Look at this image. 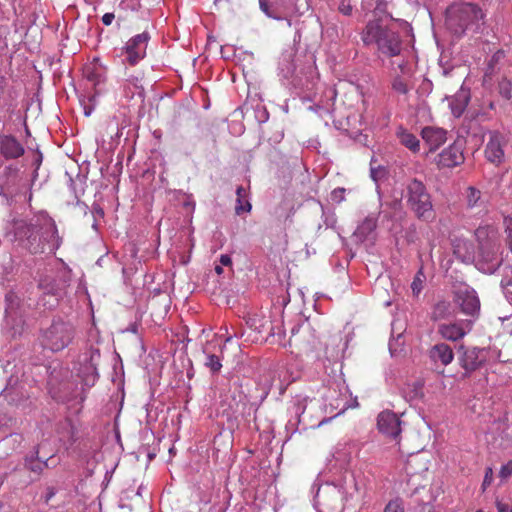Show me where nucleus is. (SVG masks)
<instances>
[{
    "label": "nucleus",
    "mask_w": 512,
    "mask_h": 512,
    "mask_svg": "<svg viewBox=\"0 0 512 512\" xmlns=\"http://www.w3.org/2000/svg\"><path fill=\"white\" fill-rule=\"evenodd\" d=\"M76 336L75 326L61 317H54L51 323L40 329L38 341L42 348L60 352L67 348Z\"/></svg>",
    "instance_id": "3"
},
{
    "label": "nucleus",
    "mask_w": 512,
    "mask_h": 512,
    "mask_svg": "<svg viewBox=\"0 0 512 512\" xmlns=\"http://www.w3.org/2000/svg\"><path fill=\"white\" fill-rule=\"evenodd\" d=\"M362 41L365 45H376L378 52L386 57L400 55L403 48L399 33L379 20L367 23L362 32Z\"/></svg>",
    "instance_id": "1"
},
{
    "label": "nucleus",
    "mask_w": 512,
    "mask_h": 512,
    "mask_svg": "<svg viewBox=\"0 0 512 512\" xmlns=\"http://www.w3.org/2000/svg\"><path fill=\"white\" fill-rule=\"evenodd\" d=\"M384 512H404V509L399 500H392L386 505Z\"/></svg>",
    "instance_id": "38"
},
{
    "label": "nucleus",
    "mask_w": 512,
    "mask_h": 512,
    "mask_svg": "<svg viewBox=\"0 0 512 512\" xmlns=\"http://www.w3.org/2000/svg\"><path fill=\"white\" fill-rule=\"evenodd\" d=\"M399 72L395 71V74L404 75L405 72L412 73L411 69L408 66V63L403 61L398 64Z\"/></svg>",
    "instance_id": "44"
},
{
    "label": "nucleus",
    "mask_w": 512,
    "mask_h": 512,
    "mask_svg": "<svg viewBox=\"0 0 512 512\" xmlns=\"http://www.w3.org/2000/svg\"><path fill=\"white\" fill-rule=\"evenodd\" d=\"M484 13L473 3H455L446 11V26L456 36L467 30L478 31L484 23Z\"/></svg>",
    "instance_id": "2"
},
{
    "label": "nucleus",
    "mask_w": 512,
    "mask_h": 512,
    "mask_svg": "<svg viewBox=\"0 0 512 512\" xmlns=\"http://www.w3.org/2000/svg\"><path fill=\"white\" fill-rule=\"evenodd\" d=\"M464 162L463 143L456 141L437 155L436 163L439 167L452 168Z\"/></svg>",
    "instance_id": "14"
},
{
    "label": "nucleus",
    "mask_w": 512,
    "mask_h": 512,
    "mask_svg": "<svg viewBox=\"0 0 512 512\" xmlns=\"http://www.w3.org/2000/svg\"><path fill=\"white\" fill-rule=\"evenodd\" d=\"M504 223L506 225V232L508 233L509 246L512 252V218H505Z\"/></svg>",
    "instance_id": "41"
},
{
    "label": "nucleus",
    "mask_w": 512,
    "mask_h": 512,
    "mask_svg": "<svg viewBox=\"0 0 512 512\" xmlns=\"http://www.w3.org/2000/svg\"><path fill=\"white\" fill-rule=\"evenodd\" d=\"M345 192H346L345 188H342V187L335 188L330 194L331 201L334 203H337V204L341 203L345 199Z\"/></svg>",
    "instance_id": "35"
},
{
    "label": "nucleus",
    "mask_w": 512,
    "mask_h": 512,
    "mask_svg": "<svg viewBox=\"0 0 512 512\" xmlns=\"http://www.w3.org/2000/svg\"><path fill=\"white\" fill-rule=\"evenodd\" d=\"M114 18H115V16L113 13H105L102 16V22L104 25L108 26L113 22Z\"/></svg>",
    "instance_id": "45"
},
{
    "label": "nucleus",
    "mask_w": 512,
    "mask_h": 512,
    "mask_svg": "<svg viewBox=\"0 0 512 512\" xmlns=\"http://www.w3.org/2000/svg\"><path fill=\"white\" fill-rule=\"evenodd\" d=\"M469 97L465 92H461L457 97L450 103L452 113L459 117L463 113L467 103H468Z\"/></svg>",
    "instance_id": "29"
},
{
    "label": "nucleus",
    "mask_w": 512,
    "mask_h": 512,
    "mask_svg": "<svg viewBox=\"0 0 512 512\" xmlns=\"http://www.w3.org/2000/svg\"><path fill=\"white\" fill-rule=\"evenodd\" d=\"M397 137L402 145L416 153L420 150V141L418 138L403 128H399L397 131Z\"/></svg>",
    "instance_id": "25"
},
{
    "label": "nucleus",
    "mask_w": 512,
    "mask_h": 512,
    "mask_svg": "<svg viewBox=\"0 0 512 512\" xmlns=\"http://www.w3.org/2000/svg\"><path fill=\"white\" fill-rule=\"evenodd\" d=\"M430 358L435 363H441L443 366L449 365L454 359V352L447 343L435 344L429 352Z\"/></svg>",
    "instance_id": "19"
},
{
    "label": "nucleus",
    "mask_w": 512,
    "mask_h": 512,
    "mask_svg": "<svg viewBox=\"0 0 512 512\" xmlns=\"http://www.w3.org/2000/svg\"><path fill=\"white\" fill-rule=\"evenodd\" d=\"M421 136L430 147V151H435L446 142L447 131L443 128L427 126L422 129Z\"/></svg>",
    "instance_id": "18"
},
{
    "label": "nucleus",
    "mask_w": 512,
    "mask_h": 512,
    "mask_svg": "<svg viewBox=\"0 0 512 512\" xmlns=\"http://www.w3.org/2000/svg\"><path fill=\"white\" fill-rule=\"evenodd\" d=\"M501 286L505 293L512 294V269L503 276Z\"/></svg>",
    "instance_id": "36"
},
{
    "label": "nucleus",
    "mask_w": 512,
    "mask_h": 512,
    "mask_svg": "<svg viewBox=\"0 0 512 512\" xmlns=\"http://www.w3.org/2000/svg\"><path fill=\"white\" fill-rule=\"evenodd\" d=\"M328 421H329V419L322 420V421L320 422V424H324L325 422H328Z\"/></svg>",
    "instance_id": "58"
},
{
    "label": "nucleus",
    "mask_w": 512,
    "mask_h": 512,
    "mask_svg": "<svg viewBox=\"0 0 512 512\" xmlns=\"http://www.w3.org/2000/svg\"><path fill=\"white\" fill-rule=\"evenodd\" d=\"M100 360L98 349L91 348L87 353L79 358V376L86 385L92 386L98 378L97 366Z\"/></svg>",
    "instance_id": "10"
},
{
    "label": "nucleus",
    "mask_w": 512,
    "mask_h": 512,
    "mask_svg": "<svg viewBox=\"0 0 512 512\" xmlns=\"http://www.w3.org/2000/svg\"><path fill=\"white\" fill-rule=\"evenodd\" d=\"M133 87L134 88V91L132 92V94H135L137 93L139 96H142L143 95V87L141 85V79L136 77V76H131L129 78L126 79V88H131Z\"/></svg>",
    "instance_id": "32"
},
{
    "label": "nucleus",
    "mask_w": 512,
    "mask_h": 512,
    "mask_svg": "<svg viewBox=\"0 0 512 512\" xmlns=\"http://www.w3.org/2000/svg\"><path fill=\"white\" fill-rule=\"evenodd\" d=\"M203 354L204 366L208 368L212 374H218L222 368L220 356L209 352L206 347L203 348Z\"/></svg>",
    "instance_id": "27"
},
{
    "label": "nucleus",
    "mask_w": 512,
    "mask_h": 512,
    "mask_svg": "<svg viewBox=\"0 0 512 512\" xmlns=\"http://www.w3.org/2000/svg\"><path fill=\"white\" fill-rule=\"evenodd\" d=\"M220 263L224 266H229L232 263L231 257L227 254H223L220 256Z\"/></svg>",
    "instance_id": "47"
},
{
    "label": "nucleus",
    "mask_w": 512,
    "mask_h": 512,
    "mask_svg": "<svg viewBox=\"0 0 512 512\" xmlns=\"http://www.w3.org/2000/svg\"><path fill=\"white\" fill-rule=\"evenodd\" d=\"M71 282V271L67 268H61L56 272L46 274L39 280L38 287L43 296L40 303L47 309H53L57 306L60 299L66 294V289Z\"/></svg>",
    "instance_id": "4"
},
{
    "label": "nucleus",
    "mask_w": 512,
    "mask_h": 512,
    "mask_svg": "<svg viewBox=\"0 0 512 512\" xmlns=\"http://www.w3.org/2000/svg\"><path fill=\"white\" fill-rule=\"evenodd\" d=\"M37 218L31 222L24 220L16 221L14 224L15 237L20 241L21 245L29 250L32 254L43 253L42 238H40L41 230H38Z\"/></svg>",
    "instance_id": "6"
},
{
    "label": "nucleus",
    "mask_w": 512,
    "mask_h": 512,
    "mask_svg": "<svg viewBox=\"0 0 512 512\" xmlns=\"http://www.w3.org/2000/svg\"><path fill=\"white\" fill-rule=\"evenodd\" d=\"M472 329L470 320H459L450 323H441L437 333L445 340L456 342L467 335Z\"/></svg>",
    "instance_id": "12"
},
{
    "label": "nucleus",
    "mask_w": 512,
    "mask_h": 512,
    "mask_svg": "<svg viewBox=\"0 0 512 512\" xmlns=\"http://www.w3.org/2000/svg\"><path fill=\"white\" fill-rule=\"evenodd\" d=\"M3 173L10 178V182H7L6 184L9 186L15 185L18 182L19 174L18 169L13 166H7L5 167Z\"/></svg>",
    "instance_id": "34"
},
{
    "label": "nucleus",
    "mask_w": 512,
    "mask_h": 512,
    "mask_svg": "<svg viewBox=\"0 0 512 512\" xmlns=\"http://www.w3.org/2000/svg\"><path fill=\"white\" fill-rule=\"evenodd\" d=\"M215 271H216L217 274H221L223 272V269L220 266H216L215 267Z\"/></svg>",
    "instance_id": "54"
},
{
    "label": "nucleus",
    "mask_w": 512,
    "mask_h": 512,
    "mask_svg": "<svg viewBox=\"0 0 512 512\" xmlns=\"http://www.w3.org/2000/svg\"><path fill=\"white\" fill-rule=\"evenodd\" d=\"M299 329H300V326H294V327L291 329V333H292V335H295V334H296V332H298V331H299Z\"/></svg>",
    "instance_id": "53"
},
{
    "label": "nucleus",
    "mask_w": 512,
    "mask_h": 512,
    "mask_svg": "<svg viewBox=\"0 0 512 512\" xmlns=\"http://www.w3.org/2000/svg\"><path fill=\"white\" fill-rule=\"evenodd\" d=\"M346 409H347V406H346V405H344V406L340 409V411H339L335 416H337V415H340V414L344 413Z\"/></svg>",
    "instance_id": "55"
},
{
    "label": "nucleus",
    "mask_w": 512,
    "mask_h": 512,
    "mask_svg": "<svg viewBox=\"0 0 512 512\" xmlns=\"http://www.w3.org/2000/svg\"><path fill=\"white\" fill-rule=\"evenodd\" d=\"M236 195H237V198H246L247 193H246V190L244 189V187L238 186L236 189Z\"/></svg>",
    "instance_id": "48"
},
{
    "label": "nucleus",
    "mask_w": 512,
    "mask_h": 512,
    "mask_svg": "<svg viewBox=\"0 0 512 512\" xmlns=\"http://www.w3.org/2000/svg\"><path fill=\"white\" fill-rule=\"evenodd\" d=\"M451 70L443 69V75L447 76Z\"/></svg>",
    "instance_id": "56"
},
{
    "label": "nucleus",
    "mask_w": 512,
    "mask_h": 512,
    "mask_svg": "<svg viewBox=\"0 0 512 512\" xmlns=\"http://www.w3.org/2000/svg\"><path fill=\"white\" fill-rule=\"evenodd\" d=\"M93 211L97 214H99L100 216H103L104 215V212L103 210L99 207V206H94L93 207Z\"/></svg>",
    "instance_id": "50"
},
{
    "label": "nucleus",
    "mask_w": 512,
    "mask_h": 512,
    "mask_svg": "<svg viewBox=\"0 0 512 512\" xmlns=\"http://www.w3.org/2000/svg\"><path fill=\"white\" fill-rule=\"evenodd\" d=\"M150 38L151 36L147 31L130 38L122 48L121 56L125 57L123 61L133 66L144 59Z\"/></svg>",
    "instance_id": "8"
},
{
    "label": "nucleus",
    "mask_w": 512,
    "mask_h": 512,
    "mask_svg": "<svg viewBox=\"0 0 512 512\" xmlns=\"http://www.w3.org/2000/svg\"><path fill=\"white\" fill-rule=\"evenodd\" d=\"M255 117L259 123H264L268 120L269 114L264 107L257 108L255 111Z\"/></svg>",
    "instance_id": "40"
},
{
    "label": "nucleus",
    "mask_w": 512,
    "mask_h": 512,
    "mask_svg": "<svg viewBox=\"0 0 512 512\" xmlns=\"http://www.w3.org/2000/svg\"><path fill=\"white\" fill-rule=\"evenodd\" d=\"M343 510H344V507H343V505H342V506L340 507V509H339V511H338V512H343Z\"/></svg>",
    "instance_id": "59"
},
{
    "label": "nucleus",
    "mask_w": 512,
    "mask_h": 512,
    "mask_svg": "<svg viewBox=\"0 0 512 512\" xmlns=\"http://www.w3.org/2000/svg\"><path fill=\"white\" fill-rule=\"evenodd\" d=\"M406 197L408 207L418 219L429 222L435 218L431 196L421 181L413 179L409 182Z\"/></svg>",
    "instance_id": "5"
},
{
    "label": "nucleus",
    "mask_w": 512,
    "mask_h": 512,
    "mask_svg": "<svg viewBox=\"0 0 512 512\" xmlns=\"http://www.w3.org/2000/svg\"><path fill=\"white\" fill-rule=\"evenodd\" d=\"M512 475V460H509L506 464L501 466L499 471V477L505 481Z\"/></svg>",
    "instance_id": "37"
},
{
    "label": "nucleus",
    "mask_w": 512,
    "mask_h": 512,
    "mask_svg": "<svg viewBox=\"0 0 512 512\" xmlns=\"http://www.w3.org/2000/svg\"><path fill=\"white\" fill-rule=\"evenodd\" d=\"M90 113H91V112H90L89 110H86V111H85V115H86V116H89V115H90Z\"/></svg>",
    "instance_id": "57"
},
{
    "label": "nucleus",
    "mask_w": 512,
    "mask_h": 512,
    "mask_svg": "<svg viewBox=\"0 0 512 512\" xmlns=\"http://www.w3.org/2000/svg\"><path fill=\"white\" fill-rule=\"evenodd\" d=\"M493 481V469L491 467H487L485 469V475L482 482V490L485 491Z\"/></svg>",
    "instance_id": "39"
},
{
    "label": "nucleus",
    "mask_w": 512,
    "mask_h": 512,
    "mask_svg": "<svg viewBox=\"0 0 512 512\" xmlns=\"http://www.w3.org/2000/svg\"><path fill=\"white\" fill-rule=\"evenodd\" d=\"M251 203L245 199V198H237L236 199V206H235V213L237 215H241L243 212H250L251 211Z\"/></svg>",
    "instance_id": "33"
},
{
    "label": "nucleus",
    "mask_w": 512,
    "mask_h": 512,
    "mask_svg": "<svg viewBox=\"0 0 512 512\" xmlns=\"http://www.w3.org/2000/svg\"><path fill=\"white\" fill-rule=\"evenodd\" d=\"M455 301L464 314L471 316L479 314L480 300L473 289L469 287L459 288L455 292Z\"/></svg>",
    "instance_id": "13"
},
{
    "label": "nucleus",
    "mask_w": 512,
    "mask_h": 512,
    "mask_svg": "<svg viewBox=\"0 0 512 512\" xmlns=\"http://www.w3.org/2000/svg\"><path fill=\"white\" fill-rule=\"evenodd\" d=\"M339 11L344 15H350L352 12V6L350 3L342 2L339 5Z\"/></svg>",
    "instance_id": "43"
},
{
    "label": "nucleus",
    "mask_w": 512,
    "mask_h": 512,
    "mask_svg": "<svg viewBox=\"0 0 512 512\" xmlns=\"http://www.w3.org/2000/svg\"><path fill=\"white\" fill-rule=\"evenodd\" d=\"M377 174H378V170L372 167L371 168V177L374 181H377Z\"/></svg>",
    "instance_id": "49"
},
{
    "label": "nucleus",
    "mask_w": 512,
    "mask_h": 512,
    "mask_svg": "<svg viewBox=\"0 0 512 512\" xmlns=\"http://www.w3.org/2000/svg\"><path fill=\"white\" fill-rule=\"evenodd\" d=\"M36 227L41 230L40 238H42L43 253L55 254L62 244V238L58 235L55 221L47 215H40L37 217Z\"/></svg>",
    "instance_id": "7"
},
{
    "label": "nucleus",
    "mask_w": 512,
    "mask_h": 512,
    "mask_svg": "<svg viewBox=\"0 0 512 512\" xmlns=\"http://www.w3.org/2000/svg\"><path fill=\"white\" fill-rule=\"evenodd\" d=\"M56 462L53 461V457H50L46 460H42L38 457V451H36L35 458L33 456L26 457L25 459V467L31 472L40 474L45 468H50L56 466Z\"/></svg>",
    "instance_id": "24"
},
{
    "label": "nucleus",
    "mask_w": 512,
    "mask_h": 512,
    "mask_svg": "<svg viewBox=\"0 0 512 512\" xmlns=\"http://www.w3.org/2000/svg\"><path fill=\"white\" fill-rule=\"evenodd\" d=\"M259 6L261 11L269 18L275 20H281L282 17L278 15L277 9L270 4L267 0H259Z\"/></svg>",
    "instance_id": "31"
},
{
    "label": "nucleus",
    "mask_w": 512,
    "mask_h": 512,
    "mask_svg": "<svg viewBox=\"0 0 512 512\" xmlns=\"http://www.w3.org/2000/svg\"><path fill=\"white\" fill-rule=\"evenodd\" d=\"M496 508L498 512H512V506L500 500L496 501Z\"/></svg>",
    "instance_id": "42"
},
{
    "label": "nucleus",
    "mask_w": 512,
    "mask_h": 512,
    "mask_svg": "<svg viewBox=\"0 0 512 512\" xmlns=\"http://www.w3.org/2000/svg\"><path fill=\"white\" fill-rule=\"evenodd\" d=\"M5 303V319L7 324L12 326L23 324L26 306L20 296L14 291H9L5 296Z\"/></svg>",
    "instance_id": "11"
},
{
    "label": "nucleus",
    "mask_w": 512,
    "mask_h": 512,
    "mask_svg": "<svg viewBox=\"0 0 512 512\" xmlns=\"http://www.w3.org/2000/svg\"><path fill=\"white\" fill-rule=\"evenodd\" d=\"M231 340V336H229L227 339H226V342H229Z\"/></svg>",
    "instance_id": "60"
},
{
    "label": "nucleus",
    "mask_w": 512,
    "mask_h": 512,
    "mask_svg": "<svg viewBox=\"0 0 512 512\" xmlns=\"http://www.w3.org/2000/svg\"><path fill=\"white\" fill-rule=\"evenodd\" d=\"M458 362L461 368L465 371L464 376H470L485 362L483 350L477 347H465L464 345H459Z\"/></svg>",
    "instance_id": "9"
},
{
    "label": "nucleus",
    "mask_w": 512,
    "mask_h": 512,
    "mask_svg": "<svg viewBox=\"0 0 512 512\" xmlns=\"http://www.w3.org/2000/svg\"><path fill=\"white\" fill-rule=\"evenodd\" d=\"M23 145L12 135L0 136V153L5 159H17L24 154Z\"/></svg>",
    "instance_id": "17"
},
{
    "label": "nucleus",
    "mask_w": 512,
    "mask_h": 512,
    "mask_svg": "<svg viewBox=\"0 0 512 512\" xmlns=\"http://www.w3.org/2000/svg\"><path fill=\"white\" fill-rule=\"evenodd\" d=\"M454 313V307L449 300L440 299L432 307L430 318L432 321L448 319Z\"/></svg>",
    "instance_id": "20"
},
{
    "label": "nucleus",
    "mask_w": 512,
    "mask_h": 512,
    "mask_svg": "<svg viewBox=\"0 0 512 512\" xmlns=\"http://www.w3.org/2000/svg\"><path fill=\"white\" fill-rule=\"evenodd\" d=\"M404 394L409 401H419L423 399V383L420 381H415L411 384H407L404 388Z\"/></svg>",
    "instance_id": "28"
},
{
    "label": "nucleus",
    "mask_w": 512,
    "mask_h": 512,
    "mask_svg": "<svg viewBox=\"0 0 512 512\" xmlns=\"http://www.w3.org/2000/svg\"><path fill=\"white\" fill-rule=\"evenodd\" d=\"M377 226V217L375 215L367 216L354 232V237L360 241H365Z\"/></svg>",
    "instance_id": "23"
},
{
    "label": "nucleus",
    "mask_w": 512,
    "mask_h": 512,
    "mask_svg": "<svg viewBox=\"0 0 512 512\" xmlns=\"http://www.w3.org/2000/svg\"><path fill=\"white\" fill-rule=\"evenodd\" d=\"M465 197L467 207L471 209L483 207L485 204L481 191L473 186H469L466 189Z\"/></svg>",
    "instance_id": "26"
},
{
    "label": "nucleus",
    "mask_w": 512,
    "mask_h": 512,
    "mask_svg": "<svg viewBox=\"0 0 512 512\" xmlns=\"http://www.w3.org/2000/svg\"><path fill=\"white\" fill-rule=\"evenodd\" d=\"M505 145L506 140L502 134L497 132L492 133L485 148V155L488 161L500 164L504 158Z\"/></svg>",
    "instance_id": "16"
},
{
    "label": "nucleus",
    "mask_w": 512,
    "mask_h": 512,
    "mask_svg": "<svg viewBox=\"0 0 512 512\" xmlns=\"http://www.w3.org/2000/svg\"><path fill=\"white\" fill-rule=\"evenodd\" d=\"M56 494V489L54 487H47L45 494V502L48 503Z\"/></svg>",
    "instance_id": "46"
},
{
    "label": "nucleus",
    "mask_w": 512,
    "mask_h": 512,
    "mask_svg": "<svg viewBox=\"0 0 512 512\" xmlns=\"http://www.w3.org/2000/svg\"><path fill=\"white\" fill-rule=\"evenodd\" d=\"M426 281V276L423 273L422 269H420L411 283V289L414 296H418L424 287V283Z\"/></svg>",
    "instance_id": "30"
},
{
    "label": "nucleus",
    "mask_w": 512,
    "mask_h": 512,
    "mask_svg": "<svg viewBox=\"0 0 512 512\" xmlns=\"http://www.w3.org/2000/svg\"><path fill=\"white\" fill-rule=\"evenodd\" d=\"M332 495H333L335 498H339V496H340V491H339V490H336V489H333V490H332Z\"/></svg>",
    "instance_id": "52"
},
{
    "label": "nucleus",
    "mask_w": 512,
    "mask_h": 512,
    "mask_svg": "<svg viewBox=\"0 0 512 512\" xmlns=\"http://www.w3.org/2000/svg\"><path fill=\"white\" fill-rule=\"evenodd\" d=\"M412 76L413 73L408 72H405L404 75L395 74L391 81L392 90L400 95H407L413 88Z\"/></svg>",
    "instance_id": "21"
},
{
    "label": "nucleus",
    "mask_w": 512,
    "mask_h": 512,
    "mask_svg": "<svg viewBox=\"0 0 512 512\" xmlns=\"http://www.w3.org/2000/svg\"><path fill=\"white\" fill-rule=\"evenodd\" d=\"M377 426L381 433L397 439L401 433V421L392 411H382L377 417Z\"/></svg>",
    "instance_id": "15"
},
{
    "label": "nucleus",
    "mask_w": 512,
    "mask_h": 512,
    "mask_svg": "<svg viewBox=\"0 0 512 512\" xmlns=\"http://www.w3.org/2000/svg\"><path fill=\"white\" fill-rule=\"evenodd\" d=\"M255 320H253V323L251 324L252 327H254L256 330H258L259 333L267 332L268 336L275 337L278 336L279 339H281L282 335H284V330L282 327V322L280 319L271 321V320H265L263 323H261L259 326L255 324Z\"/></svg>",
    "instance_id": "22"
},
{
    "label": "nucleus",
    "mask_w": 512,
    "mask_h": 512,
    "mask_svg": "<svg viewBox=\"0 0 512 512\" xmlns=\"http://www.w3.org/2000/svg\"><path fill=\"white\" fill-rule=\"evenodd\" d=\"M41 162H42V154H41V153H39V154H38V156H37V158H36V160H35V163H36V165H37V168L40 166Z\"/></svg>",
    "instance_id": "51"
}]
</instances>
